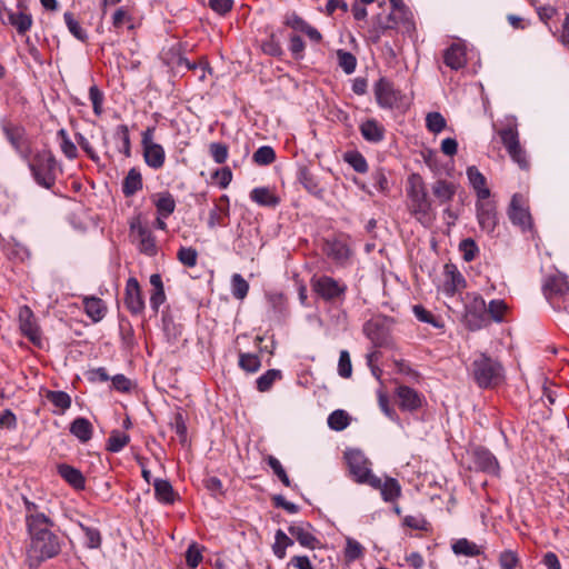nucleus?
Instances as JSON below:
<instances>
[{
	"label": "nucleus",
	"instance_id": "29",
	"mask_svg": "<svg viewBox=\"0 0 569 569\" xmlns=\"http://www.w3.org/2000/svg\"><path fill=\"white\" fill-rule=\"evenodd\" d=\"M443 62L452 70H459L467 63L466 48L460 43H452L443 52Z\"/></svg>",
	"mask_w": 569,
	"mask_h": 569
},
{
	"label": "nucleus",
	"instance_id": "1",
	"mask_svg": "<svg viewBox=\"0 0 569 569\" xmlns=\"http://www.w3.org/2000/svg\"><path fill=\"white\" fill-rule=\"evenodd\" d=\"M36 506L28 503L29 513L26 523L30 537L27 548V563L30 568H37L42 561L51 559L61 551L59 537L52 532V520L43 512H31Z\"/></svg>",
	"mask_w": 569,
	"mask_h": 569
},
{
	"label": "nucleus",
	"instance_id": "47",
	"mask_svg": "<svg viewBox=\"0 0 569 569\" xmlns=\"http://www.w3.org/2000/svg\"><path fill=\"white\" fill-rule=\"evenodd\" d=\"M343 159L355 171L359 173H366L368 171V162L359 151L347 152Z\"/></svg>",
	"mask_w": 569,
	"mask_h": 569
},
{
	"label": "nucleus",
	"instance_id": "34",
	"mask_svg": "<svg viewBox=\"0 0 569 569\" xmlns=\"http://www.w3.org/2000/svg\"><path fill=\"white\" fill-rule=\"evenodd\" d=\"M467 176L470 184L475 189L477 193L478 200L489 198L490 197V190L486 186V178L485 176L478 170L477 167L472 166L467 169Z\"/></svg>",
	"mask_w": 569,
	"mask_h": 569
},
{
	"label": "nucleus",
	"instance_id": "20",
	"mask_svg": "<svg viewBox=\"0 0 569 569\" xmlns=\"http://www.w3.org/2000/svg\"><path fill=\"white\" fill-rule=\"evenodd\" d=\"M230 214V208H229V198L228 196L223 194L219 198L218 201L214 202L213 207L209 211L208 217V228L214 229L217 227H224L226 219Z\"/></svg>",
	"mask_w": 569,
	"mask_h": 569
},
{
	"label": "nucleus",
	"instance_id": "42",
	"mask_svg": "<svg viewBox=\"0 0 569 569\" xmlns=\"http://www.w3.org/2000/svg\"><path fill=\"white\" fill-rule=\"evenodd\" d=\"M57 137L60 140L61 152L66 156V158L69 160L76 159L78 157V149L76 143L70 139L67 130L60 129L57 132Z\"/></svg>",
	"mask_w": 569,
	"mask_h": 569
},
{
	"label": "nucleus",
	"instance_id": "27",
	"mask_svg": "<svg viewBox=\"0 0 569 569\" xmlns=\"http://www.w3.org/2000/svg\"><path fill=\"white\" fill-rule=\"evenodd\" d=\"M150 298L149 305L154 315L159 312L160 307L167 301L162 278L159 273L150 276Z\"/></svg>",
	"mask_w": 569,
	"mask_h": 569
},
{
	"label": "nucleus",
	"instance_id": "44",
	"mask_svg": "<svg viewBox=\"0 0 569 569\" xmlns=\"http://www.w3.org/2000/svg\"><path fill=\"white\" fill-rule=\"evenodd\" d=\"M130 441V437L121 431L114 430L108 438L107 449L110 452H120Z\"/></svg>",
	"mask_w": 569,
	"mask_h": 569
},
{
	"label": "nucleus",
	"instance_id": "2",
	"mask_svg": "<svg viewBox=\"0 0 569 569\" xmlns=\"http://www.w3.org/2000/svg\"><path fill=\"white\" fill-rule=\"evenodd\" d=\"M407 207L410 214L423 227H430L436 220V211L422 177L411 173L407 180Z\"/></svg>",
	"mask_w": 569,
	"mask_h": 569
},
{
	"label": "nucleus",
	"instance_id": "36",
	"mask_svg": "<svg viewBox=\"0 0 569 569\" xmlns=\"http://www.w3.org/2000/svg\"><path fill=\"white\" fill-rule=\"evenodd\" d=\"M143 187L142 176L139 169L131 168L122 181V193L132 197Z\"/></svg>",
	"mask_w": 569,
	"mask_h": 569
},
{
	"label": "nucleus",
	"instance_id": "6",
	"mask_svg": "<svg viewBox=\"0 0 569 569\" xmlns=\"http://www.w3.org/2000/svg\"><path fill=\"white\" fill-rule=\"evenodd\" d=\"M542 291L553 309L569 313V281L566 274L556 272L547 276Z\"/></svg>",
	"mask_w": 569,
	"mask_h": 569
},
{
	"label": "nucleus",
	"instance_id": "63",
	"mask_svg": "<svg viewBox=\"0 0 569 569\" xmlns=\"http://www.w3.org/2000/svg\"><path fill=\"white\" fill-rule=\"evenodd\" d=\"M123 24H128L129 29H133L132 17L124 7H120L112 16V26L116 29H120Z\"/></svg>",
	"mask_w": 569,
	"mask_h": 569
},
{
	"label": "nucleus",
	"instance_id": "53",
	"mask_svg": "<svg viewBox=\"0 0 569 569\" xmlns=\"http://www.w3.org/2000/svg\"><path fill=\"white\" fill-rule=\"evenodd\" d=\"M253 161L259 166H268L276 159V152L270 146H262L252 156Z\"/></svg>",
	"mask_w": 569,
	"mask_h": 569
},
{
	"label": "nucleus",
	"instance_id": "28",
	"mask_svg": "<svg viewBox=\"0 0 569 569\" xmlns=\"http://www.w3.org/2000/svg\"><path fill=\"white\" fill-rule=\"evenodd\" d=\"M57 471L74 490H83L86 488V478L79 469L67 463H60L57 467Z\"/></svg>",
	"mask_w": 569,
	"mask_h": 569
},
{
	"label": "nucleus",
	"instance_id": "43",
	"mask_svg": "<svg viewBox=\"0 0 569 569\" xmlns=\"http://www.w3.org/2000/svg\"><path fill=\"white\" fill-rule=\"evenodd\" d=\"M299 181L310 193L316 196H320L322 193V188L320 187L317 178L307 168L300 169Z\"/></svg>",
	"mask_w": 569,
	"mask_h": 569
},
{
	"label": "nucleus",
	"instance_id": "57",
	"mask_svg": "<svg viewBox=\"0 0 569 569\" xmlns=\"http://www.w3.org/2000/svg\"><path fill=\"white\" fill-rule=\"evenodd\" d=\"M413 313H415L416 318L418 320H420L421 322L430 323L435 328L443 327V323L441 322V320L439 318H437L435 315H432L430 311H428L426 308H423L422 306H419V305L415 306Z\"/></svg>",
	"mask_w": 569,
	"mask_h": 569
},
{
	"label": "nucleus",
	"instance_id": "10",
	"mask_svg": "<svg viewBox=\"0 0 569 569\" xmlns=\"http://www.w3.org/2000/svg\"><path fill=\"white\" fill-rule=\"evenodd\" d=\"M375 96L379 107L383 109L397 108L402 99V93L393 82L387 78H380L375 83Z\"/></svg>",
	"mask_w": 569,
	"mask_h": 569
},
{
	"label": "nucleus",
	"instance_id": "40",
	"mask_svg": "<svg viewBox=\"0 0 569 569\" xmlns=\"http://www.w3.org/2000/svg\"><path fill=\"white\" fill-rule=\"evenodd\" d=\"M451 549L457 556L477 557L481 553L480 547L467 538L456 540L452 543Z\"/></svg>",
	"mask_w": 569,
	"mask_h": 569
},
{
	"label": "nucleus",
	"instance_id": "49",
	"mask_svg": "<svg viewBox=\"0 0 569 569\" xmlns=\"http://www.w3.org/2000/svg\"><path fill=\"white\" fill-rule=\"evenodd\" d=\"M281 371L278 369H269L257 379V389L260 392L270 390L276 380L281 379Z\"/></svg>",
	"mask_w": 569,
	"mask_h": 569
},
{
	"label": "nucleus",
	"instance_id": "22",
	"mask_svg": "<svg viewBox=\"0 0 569 569\" xmlns=\"http://www.w3.org/2000/svg\"><path fill=\"white\" fill-rule=\"evenodd\" d=\"M283 23L295 31L307 34L313 42H320L322 39L321 33L296 12L287 13Z\"/></svg>",
	"mask_w": 569,
	"mask_h": 569
},
{
	"label": "nucleus",
	"instance_id": "8",
	"mask_svg": "<svg viewBox=\"0 0 569 569\" xmlns=\"http://www.w3.org/2000/svg\"><path fill=\"white\" fill-rule=\"evenodd\" d=\"M345 456L355 481L369 485L375 475L371 472L370 461L367 457L360 450H349Z\"/></svg>",
	"mask_w": 569,
	"mask_h": 569
},
{
	"label": "nucleus",
	"instance_id": "31",
	"mask_svg": "<svg viewBox=\"0 0 569 569\" xmlns=\"http://www.w3.org/2000/svg\"><path fill=\"white\" fill-rule=\"evenodd\" d=\"M323 250L330 259L338 263H343L350 256L347 243L338 239L327 240Z\"/></svg>",
	"mask_w": 569,
	"mask_h": 569
},
{
	"label": "nucleus",
	"instance_id": "15",
	"mask_svg": "<svg viewBox=\"0 0 569 569\" xmlns=\"http://www.w3.org/2000/svg\"><path fill=\"white\" fill-rule=\"evenodd\" d=\"M124 306L133 316H140L144 311L146 303L142 291L139 281L134 277L127 280L124 289Z\"/></svg>",
	"mask_w": 569,
	"mask_h": 569
},
{
	"label": "nucleus",
	"instance_id": "61",
	"mask_svg": "<svg viewBox=\"0 0 569 569\" xmlns=\"http://www.w3.org/2000/svg\"><path fill=\"white\" fill-rule=\"evenodd\" d=\"M186 561L187 565L192 569L197 568L202 561V548H200L197 542L189 545L186 551Z\"/></svg>",
	"mask_w": 569,
	"mask_h": 569
},
{
	"label": "nucleus",
	"instance_id": "58",
	"mask_svg": "<svg viewBox=\"0 0 569 569\" xmlns=\"http://www.w3.org/2000/svg\"><path fill=\"white\" fill-rule=\"evenodd\" d=\"M177 258L183 266L192 268L197 264L198 252L192 247H181L177 252Z\"/></svg>",
	"mask_w": 569,
	"mask_h": 569
},
{
	"label": "nucleus",
	"instance_id": "5",
	"mask_svg": "<svg viewBox=\"0 0 569 569\" xmlns=\"http://www.w3.org/2000/svg\"><path fill=\"white\" fill-rule=\"evenodd\" d=\"M377 22L381 28L389 30H400L402 33L411 34L416 27L412 12L402 3L401 0H391V10L388 14H378Z\"/></svg>",
	"mask_w": 569,
	"mask_h": 569
},
{
	"label": "nucleus",
	"instance_id": "52",
	"mask_svg": "<svg viewBox=\"0 0 569 569\" xmlns=\"http://www.w3.org/2000/svg\"><path fill=\"white\" fill-rule=\"evenodd\" d=\"M447 126L445 117L440 112H429L426 117V127L432 133H440Z\"/></svg>",
	"mask_w": 569,
	"mask_h": 569
},
{
	"label": "nucleus",
	"instance_id": "7",
	"mask_svg": "<svg viewBox=\"0 0 569 569\" xmlns=\"http://www.w3.org/2000/svg\"><path fill=\"white\" fill-rule=\"evenodd\" d=\"M313 291L325 301L336 303L342 302L348 290L347 284L330 276H319L311 279Z\"/></svg>",
	"mask_w": 569,
	"mask_h": 569
},
{
	"label": "nucleus",
	"instance_id": "14",
	"mask_svg": "<svg viewBox=\"0 0 569 569\" xmlns=\"http://www.w3.org/2000/svg\"><path fill=\"white\" fill-rule=\"evenodd\" d=\"M18 318L21 333L34 346L40 347L42 342L41 332L32 310L28 306L20 307Z\"/></svg>",
	"mask_w": 569,
	"mask_h": 569
},
{
	"label": "nucleus",
	"instance_id": "37",
	"mask_svg": "<svg viewBox=\"0 0 569 569\" xmlns=\"http://www.w3.org/2000/svg\"><path fill=\"white\" fill-rule=\"evenodd\" d=\"M46 398L56 407V410H53L56 415H63L71 407V397L64 391L49 390Z\"/></svg>",
	"mask_w": 569,
	"mask_h": 569
},
{
	"label": "nucleus",
	"instance_id": "21",
	"mask_svg": "<svg viewBox=\"0 0 569 569\" xmlns=\"http://www.w3.org/2000/svg\"><path fill=\"white\" fill-rule=\"evenodd\" d=\"M289 533L302 546L315 549L319 540L312 533V526L309 522H296L289 526Z\"/></svg>",
	"mask_w": 569,
	"mask_h": 569
},
{
	"label": "nucleus",
	"instance_id": "55",
	"mask_svg": "<svg viewBox=\"0 0 569 569\" xmlns=\"http://www.w3.org/2000/svg\"><path fill=\"white\" fill-rule=\"evenodd\" d=\"M459 250L462 254V258L466 262H470L475 260L477 254L479 253V248L476 241L471 238L463 239L459 243Z\"/></svg>",
	"mask_w": 569,
	"mask_h": 569
},
{
	"label": "nucleus",
	"instance_id": "13",
	"mask_svg": "<svg viewBox=\"0 0 569 569\" xmlns=\"http://www.w3.org/2000/svg\"><path fill=\"white\" fill-rule=\"evenodd\" d=\"M508 217L510 221L521 228L522 231L529 230L532 226L531 216L526 203L525 198L516 193L512 196L509 209Z\"/></svg>",
	"mask_w": 569,
	"mask_h": 569
},
{
	"label": "nucleus",
	"instance_id": "56",
	"mask_svg": "<svg viewBox=\"0 0 569 569\" xmlns=\"http://www.w3.org/2000/svg\"><path fill=\"white\" fill-rule=\"evenodd\" d=\"M89 99L92 103V109L96 116L100 117L103 112V101H104V94L103 92L98 88L97 84H92L89 88Z\"/></svg>",
	"mask_w": 569,
	"mask_h": 569
},
{
	"label": "nucleus",
	"instance_id": "26",
	"mask_svg": "<svg viewBox=\"0 0 569 569\" xmlns=\"http://www.w3.org/2000/svg\"><path fill=\"white\" fill-rule=\"evenodd\" d=\"M82 305L86 315L94 323L100 322L107 315L108 307L106 302L96 296H84L82 298Z\"/></svg>",
	"mask_w": 569,
	"mask_h": 569
},
{
	"label": "nucleus",
	"instance_id": "60",
	"mask_svg": "<svg viewBox=\"0 0 569 569\" xmlns=\"http://www.w3.org/2000/svg\"><path fill=\"white\" fill-rule=\"evenodd\" d=\"M363 555L362 546L355 539L348 538L345 548V559L347 562H353Z\"/></svg>",
	"mask_w": 569,
	"mask_h": 569
},
{
	"label": "nucleus",
	"instance_id": "3",
	"mask_svg": "<svg viewBox=\"0 0 569 569\" xmlns=\"http://www.w3.org/2000/svg\"><path fill=\"white\" fill-rule=\"evenodd\" d=\"M469 373L481 389H491L505 380V368L501 362L485 352H477L469 367Z\"/></svg>",
	"mask_w": 569,
	"mask_h": 569
},
{
	"label": "nucleus",
	"instance_id": "62",
	"mask_svg": "<svg viewBox=\"0 0 569 569\" xmlns=\"http://www.w3.org/2000/svg\"><path fill=\"white\" fill-rule=\"evenodd\" d=\"M267 462L269 467L272 469L273 473L279 478L283 486L290 487L291 481L282 467L281 462L273 456H268Z\"/></svg>",
	"mask_w": 569,
	"mask_h": 569
},
{
	"label": "nucleus",
	"instance_id": "9",
	"mask_svg": "<svg viewBox=\"0 0 569 569\" xmlns=\"http://www.w3.org/2000/svg\"><path fill=\"white\" fill-rule=\"evenodd\" d=\"M130 232L133 233L138 240V249L141 253L154 257L158 253V246L156 237L151 229L143 224L139 217L130 221Z\"/></svg>",
	"mask_w": 569,
	"mask_h": 569
},
{
	"label": "nucleus",
	"instance_id": "4",
	"mask_svg": "<svg viewBox=\"0 0 569 569\" xmlns=\"http://www.w3.org/2000/svg\"><path fill=\"white\" fill-rule=\"evenodd\" d=\"M26 161L37 184L50 190L57 179V160L53 153L49 150H41Z\"/></svg>",
	"mask_w": 569,
	"mask_h": 569
},
{
	"label": "nucleus",
	"instance_id": "19",
	"mask_svg": "<svg viewBox=\"0 0 569 569\" xmlns=\"http://www.w3.org/2000/svg\"><path fill=\"white\" fill-rule=\"evenodd\" d=\"M369 486L380 491L386 502H393L401 496V486L395 478L386 477L385 480L375 476L371 478Z\"/></svg>",
	"mask_w": 569,
	"mask_h": 569
},
{
	"label": "nucleus",
	"instance_id": "39",
	"mask_svg": "<svg viewBox=\"0 0 569 569\" xmlns=\"http://www.w3.org/2000/svg\"><path fill=\"white\" fill-rule=\"evenodd\" d=\"M456 184L447 180H437L432 186V193L440 203H447L452 200L456 194Z\"/></svg>",
	"mask_w": 569,
	"mask_h": 569
},
{
	"label": "nucleus",
	"instance_id": "11",
	"mask_svg": "<svg viewBox=\"0 0 569 569\" xmlns=\"http://www.w3.org/2000/svg\"><path fill=\"white\" fill-rule=\"evenodd\" d=\"M0 18L3 24H10L20 37H24L33 24V18L27 9L13 11L7 7L0 8Z\"/></svg>",
	"mask_w": 569,
	"mask_h": 569
},
{
	"label": "nucleus",
	"instance_id": "16",
	"mask_svg": "<svg viewBox=\"0 0 569 569\" xmlns=\"http://www.w3.org/2000/svg\"><path fill=\"white\" fill-rule=\"evenodd\" d=\"M395 395L397 405L402 411L415 412L419 410L425 402L422 393L405 385L398 386Z\"/></svg>",
	"mask_w": 569,
	"mask_h": 569
},
{
	"label": "nucleus",
	"instance_id": "17",
	"mask_svg": "<svg viewBox=\"0 0 569 569\" xmlns=\"http://www.w3.org/2000/svg\"><path fill=\"white\" fill-rule=\"evenodd\" d=\"M475 469L491 476H499L500 466L496 456L485 447H477L471 453Z\"/></svg>",
	"mask_w": 569,
	"mask_h": 569
},
{
	"label": "nucleus",
	"instance_id": "23",
	"mask_svg": "<svg viewBox=\"0 0 569 569\" xmlns=\"http://www.w3.org/2000/svg\"><path fill=\"white\" fill-rule=\"evenodd\" d=\"M497 134L500 137L507 152L520 144L518 123L515 117L506 118V123L497 130Z\"/></svg>",
	"mask_w": 569,
	"mask_h": 569
},
{
	"label": "nucleus",
	"instance_id": "54",
	"mask_svg": "<svg viewBox=\"0 0 569 569\" xmlns=\"http://www.w3.org/2000/svg\"><path fill=\"white\" fill-rule=\"evenodd\" d=\"M231 290L234 298L242 300L249 291V283L239 273H234L231 278Z\"/></svg>",
	"mask_w": 569,
	"mask_h": 569
},
{
	"label": "nucleus",
	"instance_id": "32",
	"mask_svg": "<svg viewBox=\"0 0 569 569\" xmlns=\"http://www.w3.org/2000/svg\"><path fill=\"white\" fill-rule=\"evenodd\" d=\"M69 431L80 442L86 443L93 436V426H92V423L87 418H84V417H77L70 423Z\"/></svg>",
	"mask_w": 569,
	"mask_h": 569
},
{
	"label": "nucleus",
	"instance_id": "51",
	"mask_svg": "<svg viewBox=\"0 0 569 569\" xmlns=\"http://www.w3.org/2000/svg\"><path fill=\"white\" fill-rule=\"evenodd\" d=\"M337 57L338 64L345 71V73L351 74L355 72L357 68V59L351 52L338 50Z\"/></svg>",
	"mask_w": 569,
	"mask_h": 569
},
{
	"label": "nucleus",
	"instance_id": "48",
	"mask_svg": "<svg viewBox=\"0 0 569 569\" xmlns=\"http://www.w3.org/2000/svg\"><path fill=\"white\" fill-rule=\"evenodd\" d=\"M239 367L249 373H254L261 367L260 357L256 353L241 352L239 355Z\"/></svg>",
	"mask_w": 569,
	"mask_h": 569
},
{
	"label": "nucleus",
	"instance_id": "45",
	"mask_svg": "<svg viewBox=\"0 0 569 569\" xmlns=\"http://www.w3.org/2000/svg\"><path fill=\"white\" fill-rule=\"evenodd\" d=\"M63 19H64V22L67 24L69 32L78 40L86 42L88 39V34H87L86 30L80 26L79 21L76 20V18L73 17V13L64 12Z\"/></svg>",
	"mask_w": 569,
	"mask_h": 569
},
{
	"label": "nucleus",
	"instance_id": "25",
	"mask_svg": "<svg viewBox=\"0 0 569 569\" xmlns=\"http://www.w3.org/2000/svg\"><path fill=\"white\" fill-rule=\"evenodd\" d=\"M142 146V156L146 164L153 170H159L163 167L166 161L164 148L158 143H147Z\"/></svg>",
	"mask_w": 569,
	"mask_h": 569
},
{
	"label": "nucleus",
	"instance_id": "33",
	"mask_svg": "<svg viewBox=\"0 0 569 569\" xmlns=\"http://www.w3.org/2000/svg\"><path fill=\"white\" fill-rule=\"evenodd\" d=\"M152 202L157 213L162 217H170L176 210V200L168 191L158 192L152 196Z\"/></svg>",
	"mask_w": 569,
	"mask_h": 569
},
{
	"label": "nucleus",
	"instance_id": "64",
	"mask_svg": "<svg viewBox=\"0 0 569 569\" xmlns=\"http://www.w3.org/2000/svg\"><path fill=\"white\" fill-rule=\"evenodd\" d=\"M209 151L216 163H224L228 158V147L221 142H212L209 146Z\"/></svg>",
	"mask_w": 569,
	"mask_h": 569
},
{
	"label": "nucleus",
	"instance_id": "46",
	"mask_svg": "<svg viewBox=\"0 0 569 569\" xmlns=\"http://www.w3.org/2000/svg\"><path fill=\"white\" fill-rule=\"evenodd\" d=\"M114 138L120 141L121 146L119 147V151L122 152L126 157L131 156V141L129 128L127 124H119L114 131Z\"/></svg>",
	"mask_w": 569,
	"mask_h": 569
},
{
	"label": "nucleus",
	"instance_id": "24",
	"mask_svg": "<svg viewBox=\"0 0 569 569\" xmlns=\"http://www.w3.org/2000/svg\"><path fill=\"white\" fill-rule=\"evenodd\" d=\"M3 131L7 139L14 147L20 157L23 160H28L31 154V149L26 142L23 129L16 126H6Z\"/></svg>",
	"mask_w": 569,
	"mask_h": 569
},
{
	"label": "nucleus",
	"instance_id": "18",
	"mask_svg": "<svg viewBox=\"0 0 569 569\" xmlns=\"http://www.w3.org/2000/svg\"><path fill=\"white\" fill-rule=\"evenodd\" d=\"M443 277L445 279L441 290L448 297L455 296L466 287V279L463 274L452 263L445 264Z\"/></svg>",
	"mask_w": 569,
	"mask_h": 569
},
{
	"label": "nucleus",
	"instance_id": "35",
	"mask_svg": "<svg viewBox=\"0 0 569 569\" xmlns=\"http://www.w3.org/2000/svg\"><path fill=\"white\" fill-rule=\"evenodd\" d=\"M154 495L159 502L164 505H172L177 499V493L172 485L166 480L157 478L153 481Z\"/></svg>",
	"mask_w": 569,
	"mask_h": 569
},
{
	"label": "nucleus",
	"instance_id": "12",
	"mask_svg": "<svg viewBox=\"0 0 569 569\" xmlns=\"http://www.w3.org/2000/svg\"><path fill=\"white\" fill-rule=\"evenodd\" d=\"M476 213L477 221L481 230L488 234H491L498 224V216L495 202L489 198L477 200Z\"/></svg>",
	"mask_w": 569,
	"mask_h": 569
},
{
	"label": "nucleus",
	"instance_id": "50",
	"mask_svg": "<svg viewBox=\"0 0 569 569\" xmlns=\"http://www.w3.org/2000/svg\"><path fill=\"white\" fill-rule=\"evenodd\" d=\"M328 426L336 431H341L349 426V416L345 410L338 409L328 417Z\"/></svg>",
	"mask_w": 569,
	"mask_h": 569
},
{
	"label": "nucleus",
	"instance_id": "30",
	"mask_svg": "<svg viewBox=\"0 0 569 569\" xmlns=\"http://www.w3.org/2000/svg\"><path fill=\"white\" fill-rule=\"evenodd\" d=\"M362 138L371 143H379L385 139L386 129L376 119H368L359 127Z\"/></svg>",
	"mask_w": 569,
	"mask_h": 569
},
{
	"label": "nucleus",
	"instance_id": "59",
	"mask_svg": "<svg viewBox=\"0 0 569 569\" xmlns=\"http://www.w3.org/2000/svg\"><path fill=\"white\" fill-rule=\"evenodd\" d=\"M80 528L86 537V547L97 549L101 546V535L97 528L88 527L80 523Z\"/></svg>",
	"mask_w": 569,
	"mask_h": 569
},
{
	"label": "nucleus",
	"instance_id": "41",
	"mask_svg": "<svg viewBox=\"0 0 569 569\" xmlns=\"http://www.w3.org/2000/svg\"><path fill=\"white\" fill-rule=\"evenodd\" d=\"M292 545L293 540L290 537H288L281 529H278L276 531L272 551L278 559H283L287 555V548Z\"/></svg>",
	"mask_w": 569,
	"mask_h": 569
},
{
	"label": "nucleus",
	"instance_id": "38",
	"mask_svg": "<svg viewBox=\"0 0 569 569\" xmlns=\"http://www.w3.org/2000/svg\"><path fill=\"white\" fill-rule=\"evenodd\" d=\"M250 199L262 207H276L280 202L279 198L267 187L252 189Z\"/></svg>",
	"mask_w": 569,
	"mask_h": 569
}]
</instances>
